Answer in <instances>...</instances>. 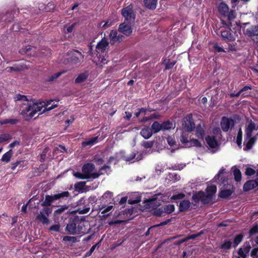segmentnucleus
I'll use <instances>...</instances> for the list:
<instances>
[{
  "mask_svg": "<svg viewBox=\"0 0 258 258\" xmlns=\"http://www.w3.org/2000/svg\"><path fill=\"white\" fill-rule=\"evenodd\" d=\"M250 256L252 258H258V248H254L251 250Z\"/></svg>",
  "mask_w": 258,
  "mask_h": 258,
  "instance_id": "09e8293b",
  "label": "nucleus"
},
{
  "mask_svg": "<svg viewBox=\"0 0 258 258\" xmlns=\"http://www.w3.org/2000/svg\"><path fill=\"white\" fill-rule=\"evenodd\" d=\"M229 20H232L235 18V13L233 11H231L230 12H228L226 15Z\"/></svg>",
  "mask_w": 258,
  "mask_h": 258,
  "instance_id": "13d9d810",
  "label": "nucleus"
},
{
  "mask_svg": "<svg viewBox=\"0 0 258 258\" xmlns=\"http://www.w3.org/2000/svg\"><path fill=\"white\" fill-rule=\"evenodd\" d=\"M88 77V75L87 73H84L79 75L78 77L75 80V82L77 83H80L83 82L85 81Z\"/></svg>",
  "mask_w": 258,
  "mask_h": 258,
  "instance_id": "f704fd0d",
  "label": "nucleus"
},
{
  "mask_svg": "<svg viewBox=\"0 0 258 258\" xmlns=\"http://www.w3.org/2000/svg\"><path fill=\"white\" fill-rule=\"evenodd\" d=\"M251 246L249 243H245L242 248H240L238 250V254L239 257L238 258H245L248 255Z\"/></svg>",
  "mask_w": 258,
  "mask_h": 258,
  "instance_id": "ddd939ff",
  "label": "nucleus"
},
{
  "mask_svg": "<svg viewBox=\"0 0 258 258\" xmlns=\"http://www.w3.org/2000/svg\"><path fill=\"white\" fill-rule=\"evenodd\" d=\"M58 101L49 100L45 103L38 100L27 101L22 107L21 114L26 120H29L43 108V112L50 111L58 106Z\"/></svg>",
  "mask_w": 258,
  "mask_h": 258,
  "instance_id": "f257e3e1",
  "label": "nucleus"
},
{
  "mask_svg": "<svg viewBox=\"0 0 258 258\" xmlns=\"http://www.w3.org/2000/svg\"><path fill=\"white\" fill-rule=\"evenodd\" d=\"M185 195L182 193H179L177 195H173L171 197V199L172 200L182 199L184 198Z\"/></svg>",
  "mask_w": 258,
  "mask_h": 258,
  "instance_id": "de8ad7c7",
  "label": "nucleus"
},
{
  "mask_svg": "<svg viewBox=\"0 0 258 258\" xmlns=\"http://www.w3.org/2000/svg\"><path fill=\"white\" fill-rule=\"evenodd\" d=\"M255 140L256 138L255 137H249L248 138L246 136H245L244 144H245L247 150H249L252 148Z\"/></svg>",
  "mask_w": 258,
  "mask_h": 258,
  "instance_id": "393cba45",
  "label": "nucleus"
},
{
  "mask_svg": "<svg viewBox=\"0 0 258 258\" xmlns=\"http://www.w3.org/2000/svg\"><path fill=\"white\" fill-rule=\"evenodd\" d=\"M13 153L12 150H10L3 155L1 158V161L7 163L9 162L11 160Z\"/></svg>",
  "mask_w": 258,
  "mask_h": 258,
  "instance_id": "7c9ffc66",
  "label": "nucleus"
},
{
  "mask_svg": "<svg viewBox=\"0 0 258 258\" xmlns=\"http://www.w3.org/2000/svg\"><path fill=\"white\" fill-rule=\"evenodd\" d=\"M108 46V42L107 40L104 38L99 42L98 43L96 50L98 54L104 52Z\"/></svg>",
  "mask_w": 258,
  "mask_h": 258,
  "instance_id": "9b49d317",
  "label": "nucleus"
},
{
  "mask_svg": "<svg viewBox=\"0 0 258 258\" xmlns=\"http://www.w3.org/2000/svg\"><path fill=\"white\" fill-rule=\"evenodd\" d=\"M146 111V109L144 108H140L139 109L138 112L135 113V115L137 117H138L141 113H145Z\"/></svg>",
  "mask_w": 258,
  "mask_h": 258,
  "instance_id": "680f3d73",
  "label": "nucleus"
},
{
  "mask_svg": "<svg viewBox=\"0 0 258 258\" xmlns=\"http://www.w3.org/2000/svg\"><path fill=\"white\" fill-rule=\"evenodd\" d=\"M232 191L231 190L228 189H223L221 191L219 196L221 198H226L231 195Z\"/></svg>",
  "mask_w": 258,
  "mask_h": 258,
  "instance_id": "c9c22d12",
  "label": "nucleus"
},
{
  "mask_svg": "<svg viewBox=\"0 0 258 258\" xmlns=\"http://www.w3.org/2000/svg\"><path fill=\"white\" fill-rule=\"evenodd\" d=\"M242 132L241 129L240 128L238 131L237 138H236V143L239 146H240L242 143Z\"/></svg>",
  "mask_w": 258,
  "mask_h": 258,
  "instance_id": "ea45409f",
  "label": "nucleus"
},
{
  "mask_svg": "<svg viewBox=\"0 0 258 258\" xmlns=\"http://www.w3.org/2000/svg\"><path fill=\"white\" fill-rule=\"evenodd\" d=\"M55 195V197L56 198V200L59 199L61 198L64 197H68L70 195V194L68 191H63L62 192H61L60 194H58Z\"/></svg>",
  "mask_w": 258,
  "mask_h": 258,
  "instance_id": "a18cd8bd",
  "label": "nucleus"
},
{
  "mask_svg": "<svg viewBox=\"0 0 258 258\" xmlns=\"http://www.w3.org/2000/svg\"><path fill=\"white\" fill-rule=\"evenodd\" d=\"M217 191L216 185H212L208 186L206 189V193L202 191H200L194 193L192 199L196 203H198L201 201L203 204H208L212 200Z\"/></svg>",
  "mask_w": 258,
  "mask_h": 258,
  "instance_id": "f03ea898",
  "label": "nucleus"
},
{
  "mask_svg": "<svg viewBox=\"0 0 258 258\" xmlns=\"http://www.w3.org/2000/svg\"><path fill=\"white\" fill-rule=\"evenodd\" d=\"M121 14L125 21H130L131 22L134 21L135 19V15L133 11V7L132 5L124 8L121 11Z\"/></svg>",
  "mask_w": 258,
  "mask_h": 258,
  "instance_id": "0eeeda50",
  "label": "nucleus"
},
{
  "mask_svg": "<svg viewBox=\"0 0 258 258\" xmlns=\"http://www.w3.org/2000/svg\"><path fill=\"white\" fill-rule=\"evenodd\" d=\"M242 239L243 236L242 235H237L234 239V244H235V246H236L238 244H239L242 241Z\"/></svg>",
  "mask_w": 258,
  "mask_h": 258,
  "instance_id": "c03bdc74",
  "label": "nucleus"
},
{
  "mask_svg": "<svg viewBox=\"0 0 258 258\" xmlns=\"http://www.w3.org/2000/svg\"><path fill=\"white\" fill-rule=\"evenodd\" d=\"M222 137L221 132L219 128H215L213 130L211 135L206 138V141L211 148H216L219 146V141Z\"/></svg>",
  "mask_w": 258,
  "mask_h": 258,
  "instance_id": "20e7f679",
  "label": "nucleus"
},
{
  "mask_svg": "<svg viewBox=\"0 0 258 258\" xmlns=\"http://www.w3.org/2000/svg\"><path fill=\"white\" fill-rule=\"evenodd\" d=\"M65 72H60L57 73H55L46 79V81L48 82H51L55 80H56L57 78H58L61 74L64 73Z\"/></svg>",
  "mask_w": 258,
  "mask_h": 258,
  "instance_id": "4c0bfd02",
  "label": "nucleus"
},
{
  "mask_svg": "<svg viewBox=\"0 0 258 258\" xmlns=\"http://www.w3.org/2000/svg\"><path fill=\"white\" fill-rule=\"evenodd\" d=\"M123 36L117 35V32L115 30H111L109 34L110 42L114 43L117 41H120L122 39Z\"/></svg>",
  "mask_w": 258,
  "mask_h": 258,
  "instance_id": "dca6fc26",
  "label": "nucleus"
},
{
  "mask_svg": "<svg viewBox=\"0 0 258 258\" xmlns=\"http://www.w3.org/2000/svg\"><path fill=\"white\" fill-rule=\"evenodd\" d=\"M255 172V170L250 167L247 168L245 170V174L248 176L252 175L254 174Z\"/></svg>",
  "mask_w": 258,
  "mask_h": 258,
  "instance_id": "603ef678",
  "label": "nucleus"
},
{
  "mask_svg": "<svg viewBox=\"0 0 258 258\" xmlns=\"http://www.w3.org/2000/svg\"><path fill=\"white\" fill-rule=\"evenodd\" d=\"M90 209V208L89 207H86L84 209L79 208L77 211L79 214H83L88 213Z\"/></svg>",
  "mask_w": 258,
  "mask_h": 258,
  "instance_id": "3c124183",
  "label": "nucleus"
},
{
  "mask_svg": "<svg viewBox=\"0 0 258 258\" xmlns=\"http://www.w3.org/2000/svg\"><path fill=\"white\" fill-rule=\"evenodd\" d=\"M60 151V152L63 153L66 152L67 151V150L65 148V147L62 146L61 145H59L58 147H56L54 150V152H56V151Z\"/></svg>",
  "mask_w": 258,
  "mask_h": 258,
  "instance_id": "5fc2aeb1",
  "label": "nucleus"
},
{
  "mask_svg": "<svg viewBox=\"0 0 258 258\" xmlns=\"http://www.w3.org/2000/svg\"><path fill=\"white\" fill-rule=\"evenodd\" d=\"M20 70H21L20 68H18L17 67H15V66L12 67H9V68H7L6 69V70L8 72H11V71H19Z\"/></svg>",
  "mask_w": 258,
  "mask_h": 258,
  "instance_id": "052dcab7",
  "label": "nucleus"
},
{
  "mask_svg": "<svg viewBox=\"0 0 258 258\" xmlns=\"http://www.w3.org/2000/svg\"><path fill=\"white\" fill-rule=\"evenodd\" d=\"M231 242L230 241H226L221 245L222 249H228L231 247Z\"/></svg>",
  "mask_w": 258,
  "mask_h": 258,
  "instance_id": "49530a36",
  "label": "nucleus"
},
{
  "mask_svg": "<svg viewBox=\"0 0 258 258\" xmlns=\"http://www.w3.org/2000/svg\"><path fill=\"white\" fill-rule=\"evenodd\" d=\"M168 144L171 147L176 146V142L174 137L169 136L167 138Z\"/></svg>",
  "mask_w": 258,
  "mask_h": 258,
  "instance_id": "a19ab883",
  "label": "nucleus"
},
{
  "mask_svg": "<svg viewBox=\"0 0 258 258\" xmlns=\"http://www.w3.org/2000/svg\"><path fill=\"white\" fill-rule=\"evenodd\" d=\"M13 138L12 136L8 133L3 134L0 135V143L7 142Z\"/></svg>",
  "mask_w": 258,
  "mask_h": 258,
  "instance_id": "72a5a7b5",
  "label": "nucleus"
},
{
  "mask_svg": "<svg viewBox=\"0 0 258 258\" xmlns=\"http://www.w3.org/2000/svg\"><path fill=\"white\" fill-rule=\"evenodd\" d=\"M51 212V208H44L40 211L39 213L36 217V220L43 224H48L49 223L48 217Z\"/></svg>",
  "mask_w": 258,
  "mask_h": 258,
  "instance_id": "423d86ee",
  "label": "nucleus"
},
{
  "mask_svg": "<svg viewBox=\"0 0 258 258\" xmlns=\"http://www.w3.org/2000/svg\"><path fill=\"white\" fill-rule=\"evenodd\" d=\"M50 153V151L49 148L47 147L45 148L40 154V161L43 162L46 158L51 159V156L49 155Z\"/></svg>",
  "mask_w": 258,
  "mask_h": 258,
  "instance_id": "a878e982",
  "label": "nucleus"
},
{
  "mask_svg": "<svg viewBox=\"0 0 258 258\" xmlns=\"http://www.w3.org/2000/svg\"><path fill=\"white\" fill-rule=\"evenodd\" d=\"M162 131L169 130L174 128L175 125L172 121H166L161 123Z\"/></svg>",
  "mask_w": 258,
  "mask_h": 258,
  "instance_id": "bb28decb",
  "label": "nucleus"
},
{
  "mask_svg": "<svg viewBox=\"0 0 258 258\" xmlns=\"http://www.w3.org/2000/svg\"><path fill=\"white\" fill-rule=\"evenodd\" d=\"M98 53L97 54V58L98 59V61L95 58H94L93 61L95 62H96L97 64L98 65H102L105 64L107 63V60L106 59V57L105 56H101L100 54H99L98 56Z\"/></svg>",
  "mask_w": 258,
  "mask_h": 258,
  "instance_id": "c85d7f7f",
  "label": "nucleus"
},
{
  "mask_svg": "<svg viewBox=\"0 0 258 258\" xmlns=\"http://www.w3.org/2000/svg\"><path fill=\"white\" fill-rule=\"evenodd\" d=\"M204 134V123L201 122L196 128V135L199 138L203 139Z\"/></svg>",
  "mask_w": 258,
  "mask_h": 258,
  "instance_id": "412c9836",
  "label": "nucleus"
},
{
  "mask_svg": "<svg viewBox=\"0 0 258 258\" xmlns=\"http://www.w3.org/2000/svg\"><path fill=\"white\" fill-rule=\"evenodd\" d=\"M98 137H95L92 138H90L88 139H86L85 141L83 142L82 143V146L83 147H91L98 143Z\"/></svg>",
  "mask_w": 258,
  "mask_h": 258,
  "instance_id": "aec40b11",
  "label": "nucleus"
},
{
  "mask_svg": "<svg viewBox=\"0 0 258 258\" xmlns=\"http://www.w3.org/2000/svg\"><path fill=\"white\" fill-rule=\"evenodd\" d=\"M153 133L149 127L146 126L142 128L140 132V135L145 139H149L152 135Z\"/></svg>",
  "mask_w": 258,
  "mask_h": 258,
  "instance_id": "4be33fe9",
  "label": "nucleus"
},
{
  "mask_svg": "<svg viewBox=\"0 0 258 258\" xmlns=\"http://www.w3.org/2000/svg\"><path fill=\"white\" fill-rule=\"evenodd\" d=\"M175 210L174 206L172 204H169L165 206L163 209H159L154 212V214L156 216H162V213L164 212L165 213H171Z\"/></svg>",
  "mask_w": 258,
  "mask_h": 258,
  "instance_id": "9d476101",
  "label": "nucleus"
},
{
  "mask_svg": "<svg viewBox=\"0 0 258 258\" xmlns=\"http://www.w3.org/2000/svg\"><path fill=\"white\" fill-rule=\"evenodd\" d=\"M59 228H60L59 225L56 224V225H52V226H51L50 228V230L51 231L57 232V231H59Z\"/></svg>",
  "mask_w": 258,
  "mask_h": 258,
  "instance_id": "bf43d9fd",
  "label": "nucleus"
},
{
  "mask_svg": "<svg viewBox=\"0 0 258 258\" xmlns=\"http://www.w3.org/2000/svg\"><path fill=\"white\" fill-rule=\"evenodd\" d=\"M190 203L188 200H183L179 204V209L180 211H184L189 209Z\"/></svg>",
  "mask_w": 258,
  "mask_h": 258,
  "instance_id": "cd10ccee",
  "label": "nucleus"
},
{
  "mask_svg": "<svg viewBox=\"0 0 258 258\" xmlns=\"http://www.w3.org/2000/svg\"><path fill=\"white\" fill-rule=\"evenodd\" d=\"M82 230V226L78 224V222L74 220L70 221L66 228V230L69 234L71 235L82 234L84 233Z\"/></svg>",
  "mask_w": 258,
  "mask_h": 258,
  "instance_id": "39448f33",
  "label": "nucleus"
},
{
  "mask_svg": "<svg viewBox=\"0 0 258 258\" xmlns=\"http://www.w3.org/2000/svg\"><path fill=\"white\" fill-rule=\"evenodd\" d=\"M234 125V121L232 118L224 116L221 120V126L224 132H227L230 128L232 127Z\"/></svg>",
  "mask_w": 258,
  "mask_h": 258,
  "instance_id": "1a4fd4ad",
  "label": "nucleus"
},
{
  "mask_svg": "<svg viewBox=\"0 0 258 258\" xmlns=\"http://www.w3.org/2000/svg\"><path fill=\"white\" fill-rule=\"evenodd\" d=\"M95 166L92 163L85 164L82 167V172H74V175L79 179H94L99 176V174L93 172Z\"/></svg>",
  "mask_w": 258,
  "mask_h": 258,
  "instance_id": "7ed1b4c3",
  "label": "nucleus"
},
{
  "mask_svg": "<svg viewBox=\"0 0 258 258\" xmlns=\"http://www.w3.org/2000/svg\"><path fill=\"white\" fill-rule=\"evenodd\" d=\"M170 177L174 178V181H177L180 179V177L179 175H177L175 173H173L170 174Z\"/></svg>",
  "mask_w": 258,
  "mask_h": 258,
  "instance_id": "0e129e2a",
  "label": "nucleus"
},
{
  "mask_svg": "<svg viewBox=\"0 0 258 258\" xmlns=\"http://www.w3.org/2000/svg\"><path fill=\"white\" fill-rule=\"evenodd\" d=\"M258 130V126L256 125L252 121H250L245 130V134L246 137L248 138L251 137L252 132L257 131Z\"/></svg>",
  "mask_w": 258,
  "mask_h": 258,
  "instance_id": "f3484780",
  "label": "nucleus"
},
{
  "mask_svg": "<svg viewBox=\"0 0 258 258\" xmlns=\"http://www.w3.org/2000/svg\"><path fill=\"white\" fill-rule=\"evenodd\" d=\"M245 34L248 36L258 35V25H252L246 29Z\"/></svg>",
  "mask_w": 258,
  "mask_h": 258,
  "instance_id": "a211bd4d",
  "label": "nucleus"
},
{
  "mask_svg": "<svg viewBox=\"0 0 258 258\" xmlns=\"http://www.w3.org/2000/svg\"><path fill=\"white\" fill-rule=\"evenodd\" d=\"M112 196L113 194L111 192L107 191L102 196L101 199H102L103 200H105V202H107L111 199Z\"/></svg>",
  "mask_w": 258,
  "mask_h": 258,
  "instance_id": "e433bc0d",
  "label": "nucleus"
},
{
  "mask_svg": "<svg viewBox=\"0 0 258 258\" xmlns=\"http://www.w3.org/2000/svg\"><path fill=\"white\" fill-rule=\"evenodd\" d=\"M233 174L234 176V179L236 181H240L241 179V174L240 171L238 169L235 168L233 170Z\"/></svg>",
  "mask_w": 258,
  "mask_h": 258,
  "instance_id": "58836bf2",
  "label": "nucleus"
},
{
  "mask_svg": "<svg viewBox=\"0 0 258 258\" xmlns=\"http://www.w3.org/2000/svg\"><path fill=\"white\" fill-rule=\"evenodd\" d=\"M144 155L145 154L142 152H133L129 155L124 156L123 159L126 162L134 163L142 160Z\"/></svg>",
  "mask_w": 258,
  "mask_h": 258,
  "instance_id": "6e6552de",
  "label": "nucleus"
},
{
  "mask_svg": "<svg viewBox=\"0 0 258 258\" xmlns=\"http://www.w3.org/2000/svg\"><path fill=\"white\" fill-rule=\"evenodd\" d=\"M112 208H113L112 206H102L101 207H99L98 210H99V213H101V214H105L107 212L111 211L112 209Z\"/></svg>",
  "mask_w": 258,
  "mask_h": 258,
  "instance_id": "473e14b6",
  "label": "nucleus"
},
{
  "mask_svg": "<svg viewBox=\"0 0 258 258\" xmlns=\"http://www.w3.org/2000/svg\"><path fill=\"white\" fill-rule=\"evenodd\" d=\"M190 144L194 146H196V147H201V143L198 140H197L196 139H190Z\"/></svg>",
  "mask_w": 258,
  "mask_h": 258,
  "instance_id": "864d4df0",
  "label": "nucleus"
},
{
  "mask_svg": "<svg viewBox=\"0 0 258 258\" xmlns=\"http://www.w3.org/2000/svg\"><path fill=\"white\" fill-rule=\"evenodd\" d=\"M256 186H257V184H256V179L255 180H251L247 181L244 184L243 188L244 191H247L253 189Z\"/></svg>",
  "mask_w": 258,
  "mask_h": 258,
  "instance_id": "6ab92c4d",
  "label": "nucleus"
},
{
  "mask_svg": "<svg viewBox=\"0 0 258 258\" xmlns=\"http://www.w3.org/2000/svg\"><path fill=\"white\" fill-rule=\"evenodd\" d=\"M164 63L166 64V67H165L166 70H169V69H171L174 66L175 62L174 61H168L167 62H166L165 61Z\"/></svg>",
  "mask_w": 258,
  "mask_h": 258,
  "instance_id": "8fccbe9b",
  "label": "nucleus"
},
{
  "mask_svg": "<svg viewBox=\"0 0 258 258\" xmlns=\"http://www.w3.org/2000/svg\"><path fill=\"white\" fill-rule=\"evenodd\" d=\"M184 128L188 132L192 131L195 128V125L192 120V116L189 115L183 123Z\"/></svg>",
  "mask_w": 258,
  "mask_h": 258,
  "instance_id": "4468645a",
  "label": "nucleus"
},
{
  "mask_svg": "<svg viewBox=\"0 0 258 258\" xmlns=\"http://www.w3.org/2000/svg\"><path fill=\"white\" fill-rule=\"evenodd\" d=\"M75 24H73L67 27L64 29V32H67L68 33H71L74 29Z\"/></svg>",
  "mask_w": 258,
  "mask_h": 258,
  "instance_id": "4d7b16f0",
  "label": "nucleus"
},
{
  "mask_svg": "<svg viewBox=\"0 0 258 258\" xmlns=\"http://www.w3.org/2000/svg\"><path fill=\"white\" fill-rule=\"evenodd\" d=\"M157 0H144V4L146 7L150 9H155L156 8Z\"/></svg>",
  "mask_w": 258,
  "mask_h": 258,
  "instance_id": "c756f323",
  "label": "nucleus"
},
{
  "mask_svg": "<svg viewBox=\"0 0 258 258\" xmlns=\"http://www.w3.org/2000/svg\"><path fill=\"white\" fill-rule=\"evenodd\" d=\"M153 143L151 141H145L143 143V146L146 148H150L153 146Z\"/></svg>",
  "mask_w": 258,
  "mask_h": 258,
  "instance_id": "6e6d98bb",
  "label": "nucleus"
},
{
  "mask_svg": "<svg viewBox=\"0 0 258 258\" xmlns=\"http://www.w3.org/2000/svg\"><path fill=\"white\" fill-rule=\"evenodd\" d=\"M180 141L183 143H186L188 142V139L186 136L182 134L180 137Z\"/></svg>",
  "mask_w": 258,
  "mask_h": 258,
  "instance_id": "69168bd1",
  "label": "nucleus"
},
{
  "mask_svg": "<svg viewBox=\"0 0 258 258\" xmlns=\"http://www.w3.org/2000/svg\"><path fill=\"white\" fill-rule=\"evenodd\" d=\"M257 232H258V227H257V226H255V227H252L250 229V230L249 231V234L250 235H252Z\"/></svg>",
  "mask_w": 258,
  "mask_h": 258,
  "instance_id": "e2e57ef3",
  "label": "nucleus"
},
{
  "mask_svg": "<svg viewBox=\"0 0 258 258\" xmlns=\"http://www.w3.org/2000/svg\"><path fill=\"white\" fill-rule=\"evenodd\" d=\"M218 9L219 12L223 16H226L229 12L228 6L224 3H220L218 6Z\"/></svg>",
  "mask_w": 258,
  "mask_h": 258,
  "instance_id": "5701e85b",
  "label": "nucleus"
},
{
  "mask_svg": "<svg viewBox=\"0 0 258 258\" xmlns=\"http://www.w3.org/2000/svg\"><path fill=\"white\" fill-rule=\"evenodd\" d=\"M19 145H20V141H15L12 142V143H11L9 145V147L11 148H13L15 146H19Z\"/></svg>",
  "mask_w": 258,
  "mask_h": 258,
  "instance_id": "774afa93",
  "label": "nucleus"
},
{
  "mask_svg": "<svg viewBox=\"0 0 258 258\" xmlns=\"http://www.w3.org/2000/svg\"><path fill=\"white\" fill-rule=\"evenodd\" d=\"M62 240L63 241H69L72 243H75L77 242V238L75 237L66 236L63 237Z\"/></svg>",
  "mask_w": 258,
  "mask_h": 258,
  "instance_id": "37998d69",
  "label": "nucleus"
},
{
  "mask_svg": "<svg viewBox=\"0 0 258 258\" xmlns=\"http://www.w3.org/2000/svg\"><path fill=\"white\" fill-rule=\"evenodd\" d=\"M112 25V22L107 21V22H102L99 24V27L103 28L104 29H106L107 28L110 27Z\"/></svg>",
  "mask_w": 258,
  "mask_h": 258,
  "instance_id": "79ce46f5",
  "label": "nucleus"
},
{
  "mask_svg": "<svg viewBox=\"0 0 258 258\" xmlns=\"http://www.w3.org/2000/svg\"><path fill=\"white\" fill-rule=\"evenodd\" d=\"M221 36L226 41H233L235 36L230 30H225L221 31Z\"/></svg>",
  "mask_w": 258,
  "mask_h": 258,
  "instance_id": "2eb2a0df",
  "label": "nucleus"
},
{
  "mask_svg": "<svg viewBox=\"0 0 258 258\" xmlns=\"http://www.w3.org/2000/svg\"><path fill=\"white\" fill-rule=\"evenodd\" d=\"M19 122V120L16 118H9V123L14 125Z\"/></svg>",
  "mask_w": 258,
  "mask_h": 258,
  "instance_id": "338daca9",
  "label": "nucleus"
},
{
  "mask_svg": "<svg viewBox=\"0 0 258 258\" xmlns=\"http://www.w3.org/2000/svg\"><path fill=\"white\" fill-rule=\"evenodd\" d=\"M118 31L126 36L130 35L132 33L131 25L128 24H126L125 22L120 24Z\"/></svg>",
  "mask_w": 258,
  "mask_h": 258,
  "instance_id": "f8f14e48",
  "label": "nucleus"
},
{
  "mask_svg": "<svg viewBox=\"0 0 258 258\" xmlns=\"http://www.w3.org/2000/svg\"><path fill=\"white\" fill-rule=\"evenodd\" d=\"M55 200H56L55 195H46L45 197V200L44 202L42 203L41 205L42 206L45 207L49 206L51 205V204Z\"/></svg>",
  "mask_w": 258,
  "mask_h": 258,
  "instance_id": "b1692460",
  "label": "nucleus"
},
{
  "mask_svg": "<svg viewBox=\"0 0 258 258\" xmlns=\"http://www.w3.org/2000/svg\"><path fill=\"white\" fill-rule=\"evenodd\" d=\"M151 131L153 133H157L160 131H162L161 123L158 121H155L151 126Z\"/></svg>",
  "mask_w": 258,
  "mask_h": 258,
  "instance_id": "2f4dec72",
  "label": "nucleus"
}]
</instances>
